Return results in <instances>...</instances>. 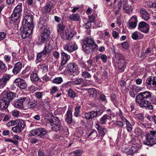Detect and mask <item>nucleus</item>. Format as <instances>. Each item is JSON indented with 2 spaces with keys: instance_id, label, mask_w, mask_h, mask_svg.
Listing matches in <instances>:
<instances>
[{
  "instance_id": "f257e3e1",
  "label": "nucleus",
  "mask_w": 156,
  "mask_h": 156,
  "mask_svg": "<svg viewBox=\"0 0 156 156\" xmlns=\"http://www.w3.org/2000/svg\"><path fill=\"white\" fill-rule=\"evenodd\" d=\"M136 101L141 107L148 110L153 109L152 103L156 105V97L152 96L151 93L149 91L139 93L136 96Z\"/></svg>"
},
{
  "instance_id": "f03ea898",
  "label": "nucleus",
  "mask_w": 156,
  "mask_h": 156,
  "mask_svg": "<svg viewBox=\"0 0 156 156\" xmlns=\"http://www.w3.org/2000/svg\"><path fill=\"white\" fill-rule=\"evenodd\" d=\"M82 47L83 51L86 53H88V52L90 51V49L92 50L96 51L98 49V45L90 37H87L83 40Z\"/></svg>"
},
{
  "instance_id": "7ed1b4c3",
  "label": "nucleus",
  "mask_w": 156,
  "mask_h": 156,
  "mask_svg": "<svg viewBox=\"0 0 156 156\" xmlns=\"http://www.w3.org/2000/svg\"><path fill=\"white\" fill-rule=\"evenodd\" d=\"M156 132L155 131H150V133L146 134L145 140L143 143L145 145L152 146L156 144Z\"/></svg>"
},
{
  "instance_id": "20e7f679",
  "label": "nucleus",
  "mask_w": 156,
  "mask_h": 156,
  "mask_svg": "<svg viewBox=\"0 0 156 156\" xmlns=\"http://www.w3.org/2000/svg\"><path fill=\"white\" fill-rule=\"evenodd\" d=\"M22 11V4H19L15 7L11 15V20L10 21V23H13L16 22L20 19L21 16Z\"/></svg>"
},
{
  "instance_id": "39448f33",
  "label": "nucleus",
  "mask_w": 156,
  "mask_h": 156,
  "mask_svg": "<svg viewBox=\"0 0 156 156\" xmlns=\"http://www.w3.org/2000/svg\"><path fill=\"white\" fill-rule=\"evenodd\" d=\"M117 59V66L118 71L121 72H123L126 67L125 58L121 54H118L116 55Z\"/></svg>"
},
{
  "instance_id": "423d86ee",
  "label": "nucleus",
  "mask_w": 156,
  "mask_h": 156,
  "mask_svg": "<svg viewBox=\"0 0 156 156\" xmlns=\"http://www.w3.org/2000/svg\"><path fill=\"white\" fill-rule=\"evenodd\" d=\"M16 94L12 92L4 90L1 94L0 98L2 101L9 103L16 97Z\"/></svg>"
},
{
  "instance_id": "0eeeda50",
  "label": "nucleus",
  "mask_w": 156,
  "mask_h": 156,
  "mask_svg": "<svg viewBox=\"0 0 156 156\" xmlns=\"http://www.w3.org/2000/svg\"><path fill=\"white\" fill-rule=\"evenodd\" d=\"M33 27L28 26V25H23V27L20 28L21 36L23 39L28 37L32 33Z\"/></svg>"
},
{
  "instance_id": "6e6552de",
  "label": "nucleus",
  "mask_w": 156,
  "mask_h": 156,
  "mask_svg": "<svg viewBox=\"0 0 156 156\" xmlns=\"http://www.w3.org/2000/svg\"><path fill=\"white\" fill-rule=\"evenodd\" d=\"M48 120L51 122L53 123L51 128L53 131H57L61 129V123L58 118L56 117H52L51 119H49Z\"/></svg>"
},
{
  "instance_id": "1a4fd4ad",
  "label": "nucleus",
  "mask_w": 156,
  "mask_h": 156,
  "mask_svg": "<svg viewBox=\"0 0 156 156\" xmlns=\"http://www.w3.org/2000/svg\"><path fill=\"white\" fill-rule=\"evenodd\" d=\"M28 99V98L23 97L19 99H16L13 101L12 105L15 108L23 109L24 108L23 102H27Z\"/></svg>"
},
{
  "instance_id": "9d476101",
  "label": "nucleus",
  "mask_w": 156,
  "mask_h": 156,
  "mask_svg": "<svg viewBox=\"0 0 156 156\" xmlns=\"http://www.w3.org/2000/svg\"><path fill=\"white\" fill-rule=\"evenodd\" d=\"M30 132L33 136H37L43 138L48 133V132L47 130L43 128H39L31 130Z\"/></svg>"
},
{
  "instance_id": "9b49d317",
  "label": "nucleus",
  "mask_w": 156,
  "mask_h": 156,
  "mask_svg": "<svg viewBox=\"0 0 156 156\" xmlns=\"http://www.w3.org/2000/svg\"><path fill=\"white\" fill-rule=\"evenodd\" d=\"M33 16L31 13H29L24 17V19L23 20V25H28V26L32 27H33Z\"/></svg>"
},
{
  "instance_id": "f8f14e48",
  "label": "nucleus",
  "mask_w": 156,
  "mask_h": 156,
  "mask_svg": "<svg viewBox=\"0 0 156 156\" xmlns=\"http://www.w3.org/2000/svg\"><path fill=\"white\" fill-rule=\"evenodd\" d=\"M138 29L143 33L147 34L149 32L150 27L149 25L145 22L141 21L139 23Z\"/></svg>"
},
{
  "instance_id": "ddd939ff",
  "label": "nucleus",
  "mask_w": 156,
  "mask_h": 156,
  "mask_svg": "<svg viewBox=\"0 0 156 156\" xmlns=\"http://www.w3.org/2000/svg\"><path fill=\"white\" fill-rule=\"evenodd\" d=\"M139 148L136 146H132L128 147H124L122 148V151L128 155H133V154L138 151Z\"/></svg>"
},
{
  "instance_id": "4468645a",
  "label": "nucleus",
  "mask_w": 156,
  "mask_h": 156,
  "mask_svg": "<svg viewBox=\"0 0 156 156\" xmlns=\"http://www.w3.org/2000/svg\"><path fill=\"white\" fill-rule=\"evenodd\" d=\"M50 31L48 29H45L41 35V42L49 43L50 37Z\"/></svg>"
},
{
  "instance_id": "2eb2a0df",
  "label": "nucleus",
  "mask_w": 156,
  "mask_h": 156,
  "mask_svg": "<svg viewBox=\"0 0 156 156\" xmlns=\"http://www.w3.org/2000/svg\"><path fill=\"white\" fill-rule=\"evenodd\" d=\"M16 84L21 89H25L27 87L26 81L20 78H16L15 80Z\"/></svg>"
},
{
  "instance_id": "dca6fc26",
  "label": "nucleus",
  "mask_w": 156,
  "mask_h": 156,
  "mask_svg": "<svg viewBox=\"0 0 156 156\" xmlns=\"http://www.w3.org/2000/svg\"><path fill=\"white\" fill-rule=\"evenodd\" d=\"M24 126V122L21 120L17 125L12 128V130L13 132L15 133H20L23 130Z\"/></svg>"
},
{
  "instance_id": "f3484780",
  "label": "nucleus",
  "mask_w": 156,
  "mask_h": 156,
  "mask_svg": "<svg viewBox=\"0 0 156 156\" xmlns=\"http://www.w3.org/2000/svg\"><path fill=\"white\" fill-rule=\"evenodd\" d=\"M11 75L7 74H4L0 79V87H4L6 85L7 82L11 78Z\"/></svg>"
},
{
  "instance_id": "a211bd4d",
  "label": "nucleus",
  "mask_w": 156,
  "mask_h": 156,
  "mask_svg": "<svg viewBox=\"0 0 156 156\" xmlns=\"http://www.w3.org/2000/svg\"><path fill=\"white\" fill-rule=\"evenodd\" d=\"M98 112L97 111H92L88 112L85 113L84 118L87 120L92 119L93 118L98 116Z\"/></svg>"
},
{
  "instance_id": "6ab92c4d",
  "label": "nucleus",
  "mask_w": 156,
  "mask_h": 156,
  "mask_svg": "<svg viewBox=\"0 0 156 156\" xmlns=\"http://www.w3.org/2000/svg\"><path fill=\"white\" fill-rule=\"evenodd\" d=\"M78 48L77 45L75 44L68 43L66 44L64 49L69 52H72L76 50Z\"/></svg>"
},
{
  "instance_id": "aec40b11",
  "label": "nucleus",
  "mask_w": 156,
  "mask_h": 156,
  "mask_svg": "<svg viewBox=\"0 0 156 156\" xmlns=\"http://www.w3.org/2000/svg\"><path fill=\"white\" fill-rule=\"evenodd\" d=\"M112 119V115L110 114L103 115L100 119V123L102 124H106L108 121Z\"/></svg>"
},
{
  "instance_id": "412c9836",
  "label": "nucleus",
  "mask_w": 156,
  "mask_h": 156,
  "mask_svg": "<svg viewBox=\"0 0 156 156\" xmlns=\"http://www.w3.org/2000/svg\"><path fill=\"white\" fill-rule=\"evenodd\" d=\"M61 63L62 66L65 65L70 58L69 55L63 51L61 52Z\"/></svg>"
},
{
  "instance_id": "4be33fe9",
  "label": "nucleus",
  "mask_w": 156,
  "mask_h": 156,
  "mask_svg": "<svg viewBox=\"0 0 156 156\" xmlns=\"http://www.w3.org/2000/svg\"><path fill=\"white\" fill-rule=\"evenodd\" d=\"M53 7L54 5L51 1H47L44 8V9L45 12L46 13H49L51 12Z\"/></svg>"
},
{
  "instance_id": "5701e85b",
  "label": "nucleus",
  "mask_w": 156,
  "mask_h": 156,
  "mask_svg": "<svg viewBox=\"0 0 156 156\" xmlns=\"http://www.w3.org/2000/svg\"><path fill=\"white\" fill-rule=\"evenodd\" d=\"M95 127L98 130L100 136H103L105 133L107 132V129L105 127L100 126L98 122L96 123Z\"/></svg>"
},
{
  "instance_id": "b1692460",
  "label": "nucleus",
  "mask_w": 156,
  "mask_h": 156,
  "mask_svg": "<svg viewBox=\"0 0 156 156\" xmlns=\"http://www.w3.org/2000/svg\"><path fill=\"white\" fill-rule=\"evenodd\" d=\"M0 104V108L1 112H8V107L9 104V103L2 101V100H1Z\"/></svg>"
},
{
  "instance_id": "393cba45",
  "label": "nucleus",
  "mask_w": 156,
  "mask_h": 156,
  "mask_svg": "<svg viewBox=\"0 0 156 156\" xmlns=\"http://www.w3.org/2000/svg\"><path fill=\"white\" fill-rule=\"evenodd\" d=\"M22 68V64L20 62L16 63L12 70V72L14 74L16 75L19 73Z\"/></svg>"
},
{
  "instance_id": "a878e982",
  "label": "nucleus",
  "mask_w": 156,
  "mask_h": 156,
  "mask_svg": "<svg viewBox=\"0 0 156 156\" xmlns=\"http://www.w3.org/2000/svg\"><path fill=\"white\" fill-rule=\"evenodd\" d=\"M61 37L64 39H68L73 36L71 32L69 31L68 30H66L60 34Z\"/></svg>"
},
{
  "instance_id": "bb28decb",
  "label": "nucleus",
  "mask_w": 156,
  "mask_h": 156,
  "mask_svg": "<svg viewBox=\"0 0 156 156\" xmlns=\"http://www.w3.org/2000/svg\"><path fill=\"white\" fill-rule=\"evenodd\" d=\"M25 98H28V107L29 108L33 109L37 105V101L33 99H30L29 97L28 96L26 97Z\"/></svg>"
},
{
  "instance_id": "cd10ccee",
  "label": "nucleus",
  "mask_w": 156,
  "mask_h": 156,
  "mask_svg": "<svg viewBox=\"0 0 156 156\" xmlns=\"http://www.w3.org/2000/svg\"><path fill=\"white\" fill-rule=\"evenodd\" d=\"M53 49V47L51 45L50 42L45 43L43 51L47 54H48Z\"/></svg>"
},
{
  "instance_id": "c85d7f7f",
  "label": "nucleus",
  "mask_w": 156,
  "mask_h": 156,
  "mask_svg": "<svg viewBox=\"0 0 156 156\" xmlns=\"http://www.w3.org/2000/svg\"><path fill=\"white\" fill-rule=\"evenodd\" d=\"M76 68L75 64L70 63L67 66L66 69L69 72L74 73L76 70Z\"/></svg>"
},
{
  "instance_id": "c756f323",
  "label": "nucleus",
  "mask_w": 156,
  "mask_h": 156,
  "mask_svg": "<svg viewBox=\"0 0 156 156\" xmlns=\"http://www.w3.org/2000/svg\"><path fill=\"white\" fill-rule=\"evenodd\" d=\"M140 12L142 18L145 20H148L149 18V15L146 10L141 9L140 10Z\"/></svg>"
},
{
  "instance_id": "7c9ffc66",
  "label": "nucleus",
  "mask_w": 156,
  "mask_h": 156,
  "mask_svg": "<svg viewBox=\"0 0 156 156\" xmlns=\"http://www.w3.org/2000/svg\"><path fill=\"white\" fill-rule=\"evenodd\" d=\"M67 117L65 119V120L68 123H70L72 122V112L71 110H68L66 112Z\"/></svg>"
},
{
  "instance_id": "2f4dec72",
  "label": "nucleus",
  "mask_w": 156,
  "mask_h": 156,
  "mask_svg": "<svg viewBox=\"0 0 156 156\" xmlns=\"http://www.w3.org/2000/svg\"><path fill=\"white\" fill-rule=\"evenodd\" d=\"M97 136V132L96 130H93L90 132L88 135V138L91 140H94Z\"/></svg>"
},
{
  "instance_id": "473e14b6",
  "label": "nucleus",
  "mask_w": 156,
  "mask_h": 156,
  "mask_svg": "<svg viewBox=\"0 0 156 156\" xmlns=\"http://www.w3.org/2000/svg\"><path fill=\"white\" fill-rule=\"evenodd\" d=\"M69 19L72 21H78L80 19V16L78 14H73L70 16Z\"/></svg>"
},
{
  "instance_id": "72a5a7b5",
  "label": "nucleus",
  "mask_w": 156,
  "mask_h": 156,
  "mask_svg": "<svg viewBox=\"0 0 156 156\" xmlns=\"http://www.w3.org/2000/svg\"><path fill=\"white\" fill-rule=\"evenodd\" d=\"M46 21L44 20H41L38 24V27L41 29L44 28L46 26Z\"/></svg>"
},
{
  "instance_id": "f704fd0d",
  "label": "nucleus",
  "mask_w": 156,
  "mask_h": 156,
  "mask_svg": "<svg viewBox=\"0 0 156 156\" xmlns=\"http://www.w3.org/2000/svg\"><path fill=\"white\" fill-rule=\"evenodd\" d=\"M57 30L58 33L60 34L65 30V26L63 24H59L57 26Z\"/></svg>"
},
{
  "instance_id": "c9c22d12",
  "label": "nucleus",
  "mask_w": 156,
  "mask_h": 156,
  "mask_svg": "<svg viewBox=\"0 0 156 156\" xmlns=\"http://www.w3.org/2000/svg\"><path fill=\"white\" fill-rule=\"evenodd\" d=\"M30 78L32 81H37L39 79L36 73L32 72L30 75Z\"/></svg>"
},
{
  "instance_id": "e433bc0d",
  "label": "nucleus",
  "mask_w": 156,
  "mask_h": 156,
  "mask_svg": "<svg viewBox=\"0 0 156 156\" xmlns=\"http://www.w3.org/2000/svg\"><path fill=\"white\" fill-rule=\"evenodd\" d=\"M82 76L85 79H90L91 77L90 74L86 71L82 72Z\"/></svg>"
},
{
  "instance_id": "4c0bfd02",
  "label": "nucleus",
  "mask_w": 156,
  "mask_h": 156,
  "mask_svg": "<svg viewBox=\"0 0 156 156\" xmlns=\"http://www.w3.org/2000/svg\"><path fill=\"white\" fill-rule=\"evenodd\" d=\"M125 119L126 122V129L127 130L128 132H130L133 129V127L132 126L127 120L126 119Z\"/></svg>"
},
{
  "instance_id": "58836bf2",
  "label": "nucleus",
  "mask_w": 156,
  "mask_h": 156,
  "mask_svg": "<svg viewBox=\"0 0 156 156\" xmlns=\"http://www.w3.org/2000/svg\"><path fill=\"white\" fill-rule=\"evenodd\" d=\"M89 92L92 96L96 97L97 95L98 91L94 88H91L89 89Z\"/></svg>"
},
{
  "instance_id": "ea45409f",
  "label": "nucleus",
  "mask_w": 156,
  "mask_h": 156,
  "mask_svg": "<svg viewBox=\"0 0 156 156\" xmlns=\"http://www.w3.org/2000/svg\"><path fill=\"white\" fill-rule=\"evenodd\" d=\"M111 99L115 106L117 105L118 101L117 100L116 95L114 94H112L111 95Z\"/></svg>"
},
{
  "instance_id": "a19ab883",
  "label": "nucleus",
  "mask_w": 156,
  "mask_h": 156,
  "mask_svg": "<svg viewBox=\"0 0 156 156\" xmlns=\"http://www.w3.org/2000/svg\"><path fill=\"white\" fill-rule=\"evenodd\" d=\"M81 108V106H79L75 107V112L74 113V115L76 117H77L79 116V114L80 112V110Z\"/></svg>"
},
{
  "instance_id": "79ce46f5",
  "label": "nucleus",
  "mask_w": 156,
  "mask_h": 156,
  "mask_svg": "<svg viewBox=\"0 0 156 156\" xmlns=\"http://www.w3.org/2000/svg\"><path fill=\"white\" fill-rule=\"evenodd\" d=\"M53 82L57 84L61 83L62 82V79L61 77L56 78L52 80Z\"/></svg>"
},
{
  "instance_id": "37998d69",
  "label": "nucleus",
  "mask_w": 156,
  "mask_h": 156,
  "mask_svg": "<svg viewBox=\"0 0 156 156\" xmlns=\"http://www.w3.org/2000/svg\"><path fill=\"white\" fill-rule=\"evenodd\" d=\"M68 93L69 96L71 98H74L76 96L75 92L71 89L69 90Z\"/></svg>"
},
{
  "instance_id": "c03bdc74",
  "label": "nucleus",
  "mask_w": 156,
  "mask_h": 156,
  "mask_svg": "<svg viewBox=\"0 0 156 156\" xmlns=\"http://www.w3.org/2000/svg\"><path fill=\"white\" fill-rule=\"evenodd\" d=\"M74 84L75 83H74V81H69L66 83L63 84L62 86L63 87L66 88L68 87V86H73Z\"/></svg>"
},
{
  "instance_id": "a18cd8bd",
  "label": "nucleus",
  "mask_w": 156,
  "mask_h": 156,
  "mask_svg": "<svg viewBox=\"0 0 156 156\" xmlns=\"http://www.w3.org/2000/svg\"><path fill=\"white\" fill-rule=\"evenodd\" d=\"M42 92H37L34 93V95L35 97L38 99H41V98L42 96Z\"/></svg>"
},
{
  "instance_id": "49530a36",
  "label": "nucleus",
  "mask_w": 156,
  "mask_h": 156,
  "mask_svg": "<svg viewBox=\"0 0 156 156\" xmlns=\"http://www.w3.org/2000/svg\"><path fill=\"white\" fill-rule=\"evenodd\" d=\"M147 5L150 8H156V3L151 2H148Z\"/></svg>"
},
{
  "instance_id": "de8ad7c7",
  "label": "nucleus",
  "mask_w": 156,
  "mask_h": 156,
  "mask_svg": "<svg viewBox=\"0 0 156 156\" xmlns=\"http://www.w3.org/2000/svg\"><path fill=\"white\" fill-rule=\"evenodd\" d=\"M16 120H11L10 121L7 123L6 124V126H13L16 124Z\"/></svg>"
},
{
  "instance_id": "09e8293b",
  "label": "nucleus",
  "mask_w": 156,
  "mask_h": 156,
  "mask_svg": "<svg viewBox=\"0 0 156 156\" xmlns=\"http://www.w3.org/2000/svg\"><path fill=\"white\" fill-rule=\"evenodd\" d=\"M100 58L102 62L104 63L106 62L107 59V56L105 55L102 54H100Z\"/></svg>"
},
{
  "instance_id": "8fccbe9b",
  "label": "nucleus",
  "mask_w": 156,
  "mask_h": 156,
  "mask_svg": "<svg viewBox=\"0 0 156 156\" xmlns=\"http://www.w3.org/2000/svg\"><path fill=\"white\" fill-rule=\"evenodd\" d=\"M83 80L82 78H79L74 81V83L76 85H80L83 82Z\"/></svg>"
},
{
  "instance_id": "3c124183",
  "label": "nucleus",
  "mask_w": 156,
  "mask_h": 156,
  "mask_svg": "<svg viewBox=\"0 0 156 156\" xmlns=\"http://www.w3.org/2000/svg\"><path fill=\"white\" fill-rule=\"evenodd\" d=\"M128 25L130 27L134 28L136 27L137 23H136V22H133L129 21L128 22Z\"/></svg>"
},
{
  "instance_id": "603ef678",
  "label": "nucleus",
  "mask_w": 156,
  "mask_h": 156,
  "mask_svg": "<svg viewBox=\"0 0 156 156\" xmlns=\"http://www.w3.org/2000/svg\"><path fill=\"white\" fill-rule=\"evenodd\" d=\"M12 116L15 117H17L19 115V111L17 110H14L11 112Z\"/></svg>"
},
{
  "instance_id": "864d4df0",
  "label": "nucleus",
  "mask_w": 156,
  "mask_h": 156,
  "mask_svg": "<svg viewBox=\"0 0 156 156\" xmlns=\"http://www.w3.org/2000/svg\"><path fill=\"white\" fill-rule=\"evenodd\" d=\"M123 9L125 11V12L127 13H129L130 11H131V7L129 8L128 7H125V5H123Z\"/></svg>"
},
{
  "instance_id": "5fc2aeb1",
  "label": "nucleus",
  "mask_w": 156,
  "mask_h": 156,
  "mask_svg": "<svg viewBox=\"0 0 156 156\" xmlns=\"http://www.w3.org/2000/svg\"><path fill=\"white\" fill-rule=\"evenodd\" d=\"M129 21H130L136 22V23H137L138 22L137 16L136 15H134L133 16L130 18Z\"/></svg>"
},
{
  "instance_id": "6e6d98bb",
  "label": "nucleus",
  "mask_w": 156,
  "mask_h": 156,
  "mask_svg": "<svg viewBox=\"0 0 156 156\" xmlns=\"http://www.w3.org/2000/svg\"><path fill=\"white\" fill-rule=\"evenodd\" d=\"M58 90V88L56 86L53 87L51 90L50 93L51 94L53 95L54 94H55L56 91Z\"/></svg>"
},
{
  "instance_id": "4d7b16f0",
  "label": "nucleus",
  "mask_w": 156,
  "mask_h": 156,
  "mask_svg": "<svg viewBox=\"0 0 156 156\" xmlns=\"http://www.w3.org/2000/svg\"><path fill=\"white\" fill-rule=\"evenodd\" d=\"M132 38L134 40H136L138 38V33L136 32H135L132 34Z\"/></svg>"
},
{
  "instance_id": "13d9d810",
  "label": "nucleus",
  "mask_w": 156,
  "mask_h": 156,
  "mask_svg": "<svg viewBox=\"0 0 156 156\" xmlns=\"http://www.w3.org/2000/svg\"><path fill=\"white\" fill-rule=\"evenodd\" d=\"M0 69L4 70L5 71L6 70V67L5 64L1 61H0Z\"/></svg>"
},
{
  "instance_id": "bf43d9fd",
  "label": "nucleus",
  "mask_w": 156,
  "mask_h": 156,
  "mask_svg": "<svg viewBox=\"0 0 156 156\" xmlns=\"http://www.w3.org/2000/svg\"><path fill=\"white\" fill-rule=\"evenodd\" d=\"M122 47L125 49H128L129 47V45L128 43L126 42H124L122 43Z\"/></svg>"
},
{
  "instance_id": "052dcab7",
  "label": "nucleus",
  "mask_w": 156,
  "mask_h": 156,
  "mask_svg": "<svg viewBox=\"0 0 156 156\" xmlns=\"http://www.w3.org/2000/svg\"><path fill=\"white\" fill-rule=\"evenodd\" d=\"M152 77L150 76L146 80V82L148 85H150L151 84L152 81H153V80H154V79L153 78L152 79Z\"/></svg>"
},
{
  "instance_id": "680f3d73",
  "label": "nucleus",
  "mask_w": 156,
  "mask_h": 156,
  "mask_svg": "<svg viewBox=\"0 0 156 156\" xmlns=\"http://www.w3.org/2000/svg\"><path fill=\"white\" fill-rule=\"evenodd\" d=\"M130 95L133 97H135L137 94V92L134 90H131L129 92Z\"/></svg>"
},
{
  "instance_id": "e2e57ef3",
  "label": "nucleus",
  "mask_w": 156,
  "mask_h": 156,
  "mask_svg": "<svg viewBox=\"0 0 156 156\" xmlns=\"http://www.w3.org/2000/svg\"><path fill=\"white\" fill-rule=\"evenodd\" d=\"M47 54L43 51L40 53H39L37 54V58H40L41 57L43 56L44 55H46Z\"/></svg>"
},
{
  "instance_id": "0e129e2a",
  "label": "nucleus",
  "mask_w": 156,
  "mask_h": 156,
  "mask_svg": "<svg viewBox=\"0 0 156 156\" xmlns=\"http://www.w3.org/2000/svg\"><path fill=\"white\" fill-rule=\"evenodd\" d=\"M6 37V34L4 32H0V40H3Z\"/></svg>"
},
{
  "instance_id": "69168bd1",
  "label": "nucleus",
  "mask_w": 156,
  "mask_h": 156,
  "mask_svg": "<svg viewBox=\"0 0 156 156\" xmlns=\"http://www.w3.org/2000/svg\"><path fill=\"white\" fill-rule=\"evenodd\" d=\"M63 132L61 131V134L62 135L64 136L65 135H68L69 134V132L68 131V129L67 128H65V129H63Z\"/></svg>"
},
{
  "instance_id": "338daca9",
  "label": "nucleus",
  "mask_w": 156,
  "mask_h": 156,
  "mask_svg": "<svg viewBox=\"0 0 156 156\" xmlns=\"http://www.w3.org/2000/svg\"><path fill=\"white\" fill-rule=\"evenodd\" d=\"M4 58L6 62H9L10 61L11 57L9 55H5Z\"/></svg>"
},
{
  "instance_id": "774afa93",
  "label": "nucleus",
  "mask_w": 156,
  "mask_h": 156,
  "mask_svg": "<svg viewBox=\"0 0 156 156\" xmlns=\"http://www.w3.org/2000/svg\"><path fill=\"white\" fill-rule=\"evenodd\" d=\"M115 124L121 127H123L124 126L123 123L121 121H116L115 123Z\"/></svg>"
}]
</instances>
